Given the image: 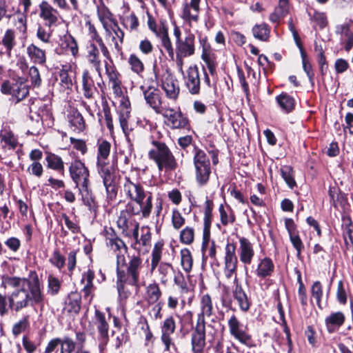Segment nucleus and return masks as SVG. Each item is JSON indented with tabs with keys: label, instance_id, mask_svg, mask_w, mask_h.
<instances>
[{
	"label": "nucleus",
	"instance_id": "22",
	"mask_svg": "<svg viewBox=\"0 0 353 353\" xmlns=\"http://www.w3.org/2000/svg\"><path fill=\"white\" fill-rule=\"evenodd\" d=\"M141 88L146 103L159 114V111H161L165 107L161 105L159 90L154 87H148L145 89L143 86H141Z\"/></svg>",
	"mask_w": 353,
	"mask_h": 353
},
{
	"label": "nucleus",
	"instance_id": "27",
	"mask_svg": "<svg viewBox=\"0 0 353 353\" xmlns=\"http://www.w3.org/2000/svg\"><path fill=\"white\" fill-rule=\"evenodd\" d=\"M26 53L30 60L34 64L45 65L46 62V51L34 43L28 46Z\"/></svg>",
	"mask_w": 353,
	"mask_h": 353
},
{
	"label": "nucleus",
	"instance_id": "2",
	"mask_svg": "<svg viewBox=\"0 0 353 353\" xmlns=\"http://www.w3.org/2000/svg\"><path fill=\"white\" fill-rule=\"evenodd\" d=\"M236 246L233 243H228L225 247L223 273L229 279L234 275L235 288L232 292L233 297L237 301L240 309L247 312L250 307V301L242 286L236 279L237 257L235 254Z\"/></svg>",
	"mask_w": 353,
	"mask_h": 353
},
{
	"label": "nucleus",
	"instance_id": "58",
	"mask_svg": "<svg viewBox=\"0 0 353 353\" xmlns=\"http://www.w3.org/2000/svg\"><path fill=\"white\" fill-rule=\"evenodd\" d=\"M312 296L316 299L317 305L321 307V301L323 297V288L319 281H315L311 288Z\"/></svg>",
	"mask_w": 353,
	"mask_h": 353
},
{
	"label": "nucleus",
	"instance_id": "40",
	"mask_svg": "<svg viewBox=\"0 0 353 353\" xmlns=\"http://www.w3.org/2000/svg\"><path fill=\"white\" fill-rule=\"evenodd\" d=\"M161 296V291L157 283H151L146 288L145 300L148 304H154Z\"/></svg>",
	"mask_w": 353,
	"mask_h": 353
},
{
	"label": "nucleus",
	"instance_id": "44",
	"mask_svg": "<svg viewBox=\"0 0 353 353\" xmlns=\"http://www.w3.org/2000/svg\"><path fill=\"white\" fill-rule=\"evenodd\" d=\"M220 213L221 222L223 225L233 223L235 221V215L230 206L225 208L221 205L219 209Z\"/></svg>",
	"mask_w": 353,
	"mask_h": 353
},
{
	"label": "nucleus",
	"instance_id": "53",
	"mask_svg": "<svg viewBox=\"0 0 353 353\" xmlns=\"http://www.w3.org/2000/svg\"><path fill=\"white\" fill-rule=\"evenodd\" d=\"M29 327V316H23L20 321L14 324L12 327V334L17 336L24 332Z\"/></svg>",
	"mask_w": 353,
	"mask_h": 353
},
{
	"label": "nucleus",
	"instance_id": "39",
	"mask_svg": "<svg viewBox=\"0 0 353 353\" xmlns=\"http://www.w3.org/2000/svg\"><path fill=\"white\" fill-rule=\"evenodd\" d=\"M253 36L255 39L261 41H268L270 34V28L265 23L256 24L252 29Z\"/></svg>",
	"mask_w": 353,
	"mask_h": 353
},
{
	"label": "nucleus",
	"instance_id": "42",
	"mask_svg": "<svg viewBox=\"0 0 353 353\" xmlns=\"http://www.w3.org/2000/svg\"><path fill=\"white\" fill-rule=\"evenodd\" d=\"M48 163V168L57 170L58 172L64 171V163L62 159L52 153H49L46 157Z\"/></svg>",
	"mask_w": 353,
	"mask_h": 353
},
{
	"label": "nucleus",
	"instance_id": "3",
	"mask_svg": "<svg viewBox=\"0 0 353 353\" xmlns=\"http://www.w3.org/2000/svg\"><path fill=\"white\" fill-rule=\"evenodd\" d=\"M142 260L139 256H132L128 263L125 256H118L117 261V280L131 286L137 285L139 281Z\"/></svg>",
	"mask_w": 353,
	"mask_h": 353
},
{
	"label": "nucleus",
	"instance_id": "17",
	"mask_svg": "<svg viewBox=\"0 0 353 353\" xmlns=\"http://www.w3.org/2000/svg\"><path fill=\"white\" fill-rule=\"evenodd\" d=\"M185 85L192 94H198L200 92L201 79L198 67L194 65L190 66L183 74Z\"/></svg>",
	"mask_w": 353,
	"mask_h": 353
},
{
	"label": "nucleus",
	"instance_id": "41",
	"mask_svg": "<svg viewBox=\"0 0 353 353\" xmlns=\"http://www.w3.org/2000/svg\"><path fill=\"white\" fill-rule=\"evenodd\" d=\"M201 312L198 314L197 319H203L205 321V316H210L212 314V303L211 297L208 294H205L201 300Z\"/></svg>",
	"mask_w": 353,
	"mask_h": 353
},
{
	"label": "nucleus",
	"instance_id": "12",
	"mask_svg": "<svg viewBox=\"0 0 353 353\" xmlns=\"http://www.w3.org/2000/svg\"><path fill=\"white\" fill-rule=\"evenodd\" d=\"M93 327L98 332L97 339L99 347L101 352L103 351L109 340V324L106 320L105 314L99 310H96L93 319Z\"/></svg>",
	"mask_w": 353,
	"mask_h": 353
},
{
	"label": "nucleus",
	"instance_id": "31",
	"mask_svg": "<svg viewBox=\"0 0 353 353\" xmlns=\"http://www.w3.org/2000/svg\"><path fill=\"white\" fill-rule=\"evenodd\" d=\"M103 179V185L105 187L108 197L113 200L117 196V190L113 185L114 176L113 170L99 173Z\"/></svg>",
	"mask_w": 353,
	"mask_h": 353
},
{
	"label": "nucleus",
	"instance_id": "18",
	"mask_svg": "<svg viewBox=\"0 0 353 353\" xmlns=\"http://www.w3.org/2000/svg\"><path fill=\"white\" fill-rule=\"evenodd\" d=\"M111 149V144L108 141L103 140L98 145L97 152V171L99 173L113 170L109 165L108 158Z\"/></svg>",
	"mask_w": 353,
	"mask_h": 353
},
{
	"label": "nucleus",
	"instance_id": "1",
	"mask_svg": "<svg viewBox=\"0 0 353 353\" xmlns=\"http://www.w3.org/2000/svg\"><path fill=\"white\" fill-rule=\"evenodd\" d=\"M5 282L12 288H19L14 290L8 296L9 307L11 310L18 312L27 307L30 303H43V294L36 272L30 271L29 279L10 276L7 277Z\"/></svg>",
	"mask_w": 353,
	"mask_h": 353
},
{
	"label": "nucleus",
	"instance_id": "55",
	"mask_svg": "<svg viewBox=\"0 0 353 353\" xmlns=\"http://www.w3.org/2000/svg\"><path fill=\"white\" fill-rule=\"evenodd\" d=\"M281 173L283 179L285 180L289 188L292 189L296 186V182L292 174V169L290 167H283L281 170Z\"/></svg>",
	"mask_w": 353,
	"mask_h": 353
},
{
	"label": "nucleus",
	"instance_id": "43",
	"mask_svg": "<svg viewBox=\"0 0 353 353\" xmlns=\"http://www.w3.org/2000/svg\"><path fill=\"white\" fill-rule=\"evenodd\" d=\"M181 265L186 273L192 271L193 266V259L189 249L184 248L180 252Z\"/></svg>",
	"mask_w": 353,
	"mask_h": 353
},
{
	"label": "nucleus",
	"instance_id": "19",
	"mask_svg": "<svg viewBox=\"0 0 353 353\" xmlns=\"http://www.w3.org/2000/svg\"><path fill=\"white\" fill-rule=\"evenodd\" d=\"M230 333L236 339L246 345L251 346V336L241 329L242 325L237 317L232 314L228 320Z\"/></svg>",
	"mask_w": 353,
	"mask_h": 353
},
{
	"label": "nucleus",
	"instance_id": "64",
	"mask_svg": "<svg viewBox=\"0 0 353 353\" xmlns=\"http://www.w3.org/2000/svg\"><path fill=\"white\" fill-rule=\"evenodd\" d=\"M29 77L34 86H39L41 83V79L39 69L36 66H31L29 69Z\"/></svg>",
	"mask_w": 353,
	"mask_h": 353
},
{
	"label": "nucleus",
	"instance_id": "16",
	"mask_svg": "<svg viewBox=\"0 0 353 353\" xmlns=\"http://www.w3.org/2000/svg\"><path fill=\"white\" fill-rule=\"evenodd\" d=\"M1 92L4 94H10L17 99V102L25 99L29 94V88L26 83L21 80L15 83L4 81L1 85Z\"/></svg>",
	"mask_w": 353,
	"mask_h": 353
},
{
	"label": "nucleus",
	"instance_id": "51",
	"mask_svg": "<svg viewBox=\"0 0 353 353\" xmlns=\"http://www.w3.org/2000/svg\"><path fill=\"white\" fill-rule=\"evenodd\" d=\"M194 230L192 228L187 226L181 231L180 241L181 243L190 245L194 241Z\"/></svg>",
	"mask_w": 353,
	"mask_h": 353
},
{
	"label": "nucleus",
	"instance_id": "7",
	"mask_svg": "<svg viewBox=\"0 0 353 353\" xmlns=\"http://www.w3.org/2000/svg\"><path fill=\"white\" fill-rule=\"evenodd\" d=\"M163 243L161 241L157 242L152 250L151 268L152 272L158 267V272L160 281L162 283L166 284L170 279L171 271L174 272L171 264L165 262L160 263L162 257Z\"/></svg>",
	"mask_w": 353,
	"mask_h": 353
},
{
	"label": "nucleus",
	"instance_id": "15",
	"mask_svg": "<svg viewBox=\"0 0 353 353\" xmlns=\"http://www.w3.org/2000/svg\"><path fill=\"white\" fill-rule=\"evenodd\" d=\"M148 192L141 183H134L128 177L125 178L121 192L129 202L136 203L143 199Z\"/></svg>",
	"mask_w": 353,
	"mask_h": 353
},
{
	"label": "nucleus",
	"instance_id": "37",
	"mask_svg": "<svg viewBox=\"0 0 353 353\" xmlns=\"http://www.w3.org/2000/svg\"><path fill=\"white\" fill-rule=\"evenodd\" d=\"M201 59L205 62V66L212 77L216 75V63L215 61L216 57L214 54L205 46L203 47V52Z\"/></svg>",
	"mask_w": 353,
	"mask_h": 353
},
{
	"label": "nucleus",
	"instance_id": "61",
	"mask_svg": "<svg viewBox=\"0 0 353 353\" xmlns=\"http://www.w3.org/2000/svg\"><path fill=\"white\" fill-rule=\"evenodd\" d=\"M172 223L174 229H180L185 223V219L178 210H174L172 214Z\"/></svg>",
	"mask_w": 353,
	"mask_h": 353
},
{
	"label": "nucleus",
	"instance_id": "49",
	"mask_svg": "<svg viewBox=\"0 0 353 353\" xmlns=\"http://www.w3.org/2000/svg\"><path fill=\"white\" fill-rule=\"evenodd\" d=\"M52 3L63 10H79L78 0H51Z\"/></svg>",
	"mask_w": 353,
	"mask_h": 353
},
{
	"label": "nucleus",
	"instance_id": "28",
	"mask_svg": "<svg viewBox=\"0 0 353 353\" xmlns=\"http://www.w3.org/2000/svg\"><path fill=\"white\" fill-rule=\"evenodd\" d=\"M345 316L342 312L331 313L325 319V323L329 333H333L344 323Z\"/></svg>",
	"mask_w": 353,
	"mask_h": 353
},
{
	"label": "nucleus",
	"instance_id": "45",
	"mask_svg": "<svg viewBox=\"0 0 353 353\" xmlns=\"http://www.w3.org/2000/svg\"><path fill=\"white\" fill-rule=\"evenodd\" d=\"M72 71L70 65H63L59 72L60 82L65 88L70 89L72 86Z\"/></svg>",
	"mask_w": 353,
	"mask_h": 353
},
{
	"label": "nucleus",
	"instance_id": "60",
	"mask_svg": "<svg viewBox=\"0 0 353 353\" xmlns=\"http://www.w3.org/2000/svg\"><path fill=\"white\" fill-rule=\"evenodd\" d=\"M61 352L60 353H72L75 349V343L69 337H64L61 339Z\"/></svg>",
	"mask_w": 353,
	"mask_h": 353
},
{
	"label": "nucleus",
	"instance_id": "62",
	"mask_svg": "<svg viewBox=\"0 0 353 353\" xmlns=\"http://www.w3.org/2000/svg\"><path fill=\"white\" fill-rule=\"evenodd\" d=\"M65 261V257L60 254L59 250H55L53 252L52 256L50 259V263L56 266L59 270H61L63 268Z\"/></svg>",
	"mask_w": 353,
	"mask_h": 353
},
{
	"label": "nucleus",
	"instance_id": "14",
	"mask_svg": "<svg viewBox=\"0 0 353 353\" xmlns=\"http://www.w3.org/2000/svg\"><path fill=\"white\" fill-rule=\"evenodd\" d=\"M39 17L45 22L46 26L50 29L59 24L61 15L59 10L47 1H42L39 5Z\"/></svg>",
	"mask_w": 353,
	"mask_h": 353
},
{
	"label": "nucleus",
	"instance_id": "57",
	"mask_svg": "<svg viewBox=\"0 0 353 353\" xmlns=\"http://www.w3.org/2000/svg\"><path fill=\"white\" fill-rule=\"evenodd\" d=\"M105 68L110 84L120 81L119 77L121 75L113 65L105 61Z\"/></svg>",
	"mask_w": 353,
	"mask_h": 353
},
{
	"label": "nucleus",
	"instance_id": "54",
	"mask_svg": "<svg viewBox=\"0 0 353 353\" xmlns=\"http://www.w3.org/2000/svg\"><path fill=\"white\" fill-rule=\"evenodd\" d=\"M128 63L132 70L137 74H140L144 70V65L143 62L135 54H131L130 56Z\"/></svg>",
	"mask_w": 353,
	"mask_h": 353
},
{
	"label": "nucleus",
	"instance_id": "30",
	"mask_svg": "<svg viewBox=\"0 0 353 353\" xmlns=\"http://www.w3.org/2000/svg\"><path fill=\"white\" fill-rule=\"evenodd\" d=\"M274 270V265L273 261L270 258L265 257L259 261L256 270V274L259 277L264 279L270 276Z\"/></svg>",
	"mask_w": 353,
	"mask_h": 353
},
{
	"label": "nucleus",
	"instance_id": "32",
	"mask_svg": "<svg viewBox=\"0 0 353 353\" xmlns=\"http://www.w3.org/2000/svg\"><path fill=\"white\" fill-rule=\"evenodd\" d=\"M289 12V4L288 0H279V5L274 8L273 12L270 14L269 19L272 23H279Z\"/></svg>",
	"mask_w": 353,
	"mask_h": 353
},
{
	"label": "nucleus",
	"instance_id": "50",
	"mask_svg": "<svg viewBox=\"0 0 353 353\" xmlns=\"http://www.w3.org/2000/svg\"><path fill=\"white\" fill-rule=\"evenodd\" d=\"M14 24L17 29L24 34L27 30V17L24 13H17L13 16Z\"/></svg>",
	"mask_w": 353,
	"mask_h": 353
},
{
	"label": "nucleus",
	"instance_id": "33",
	"mask_svg": "<svg viewBox=\"0 0 353 353\" xmlns=\"http://www.w3.org/2000/svg\"><path fill=\"white\" fill-rule=\"evenodd\" d=\"M106 244L113 252L117 253V258L119 255L125 256L124 255L127 253L126 245L121 239L117 236L107 237Z\"/></svg>",
	"mask_w": 353,
	"mask_h": 353
},
{
	"label": "nucleus",
	"instance_id": "38",
	"mask_svg": "<svg viewBox=\"0 0 353 353\" xmlns=\"http://www.w3.org/2000/svg\"><path fill=\"white\" fill-rule=\"evenodd\" d=\"M276 101L280 108L285 113L292 112L295 106V101L292 97L283 92L276 97Z\"/></svg>",
	"mask_w": 353,
	"mask_h": 353
},
{
	"label": "nucleus",
	"instance_id": "5",
	"mask_svg": "<svg viewBox=\"0 0 353 353\" xmlns=\"http://www.w3.org/2000/svg\"><path fill=\"white\" fill-rule=\"evenodd\" d=\"M70 175L79 188L82 199L88 198L89 196V176L88 168L80 159H74L69 167Z\"/></svg>",
	"mask_w": 353,
	"mask_h": 353
},
{
	"label": "nucleus",
	"instance_id": "8",
	"mask_svg": "<svg viewBox=\"0 0 353 353\" xmlns=\"http://www.w3.org/2000/svg\"><path fill=\"white\" fill-rule=\"evenodd\" d=\"M164 118L165 124L172 129H185L189 127V120L181 111L164 107L159 113Z\"/></svg>",
	"mask_w": 353,
	"mask_h": 353
},
{
	"label": "nucleus",
	"instance_id": "9",
	"mask_svg": "<svg viewBox=\"0 0 353 353\" xmlns=\"http://www.w3.org/2000/svg\"><path fill=\"white\" fill-rule=\"evenodd\" d=\"M176 330V323L173 316H168L161 326V341L164 346L163 351L168 353L176 352L177 347L172 335Z\"/></svg>",
	"mask_w": 353,
	"mask_h": 353
},
{
	"label": "nucleus",
	"instance_id": "11",
	"mask_svg": "<svg viewBox=\"0 0 353 353\" xmlns=\"http://www.w3.org/2000/svg\"><path fill=\"white\" fill-rule=\"evenodd\" d=\"M132 216L125 207V210H121L117 221V226L121 230L122 234L128 237L137 238V232L139 229V223L132 219Z\"/></svg>",
	"mask_w": 353,
	"mask_h": 353
},
{
	"label": "nucleus",
	"instance_id": "36",
	"mask_svg": "<svg viewBox=\"0 0 353 353\" xmlns=\"http://www.w3.org/2000/svg\"><path fill=\"white\" fill-rule=\"evenodd\" d=\"M103 23L104 28L109 34L111 33V30L114 32V35L112 37V41L114 43V48L117 51H119L121 50V44L123 41L124 33L123 30L117 23H114L109 28L105 23Z\"/></svg>",
	"mask_w": 353,
	"mask_h": 353
},
{
	"label": "nucleus",
	"instance_id": "35",
	"mask_svg": "<svg viewBox=\"0 0 353 353\" xmlns=\"http://www.w3.org/2000/svg\"><path fill=\"white\" fill-rule=\"evenodd\" d=\"M88 34L90 39L92 41H95L98 43L100 50L102 52L103 55L107 59L111 60V56L108 48L105 45L101 37L98 34L94 25L91 24L90 23H88Z\"/></svg>",
	"mask_w": 353,
	"mask_h": 353
},
{
	"label": "nucleus",
	"instance_id": "4",
	"mask_svg": "<svg viewBox=\"0 0 353 353\" xmlns=\"http://www.w3.org/2000/svg\"><path fill=\"white\" fill-rule=\"evenodd\" d=\"M152 145L153 148L149 151L148 156L155 162L159 171L175 170L177 166L176 159L165 143L154 141Z\"/></svg>",
	"mask_w": 353,
	"mask_h": 353
},
{
	"label": "nucleus",
	"instance_id": "47",
	"mask_svg": "<svg viewBox=\"0 0 353 353\" xmlns=\"http://www.w3.org/2000/svg\"><path fill=\"white\" fill-rule=\"evenodd\" d=\"M1 43L6 48L8 54L10 55L12 50L16 45L15 34L13 30L8 29L6 31L3 36Z\"/></svg>",
	"mask_w": 353,
	"mask_h": 353
},
{
	"label": "nucleus",
	"instance_id": "34",
	"mask_svg": "<svg viewBox=\"0 0 353 353\" xmlns=\"http://www.w3.org/2000/svg\"><path fill=\"white\" fill-rule=\"evenodd\" d=\"M82 85L83 96L88 99L94 97L96 88L94 86V81L88 70H85L82 75Z\"/></svg>",
	"mask_w": 353,
	"mask_h": 353
},
{
	"label": "nucleus",
	"instance_id": "26",
	"mask_svg": "<svg viewBox=\"0 0 353 353\" xmlns=\"http://www.w3.org/2000/svg\"><path fill=\"white\" fill-rule=\"evenodd\" d=\"M239 257L242 263L250 264L254 256L252 243L246 238L239 239Z\"/></svg>",
	"mask_w": 353,
	"mask_h": 353
},
{
	"label": "nucleus",
	"instance_id": "13",
	"mask_svg": "<svg viewBox=\"0 0 353 353\" xmlns=\"http://www.w3.org/2000/svg\"><path fill=\"white\" fill-rule=\"evenodd\" d=\"M205 345V321H203V319L200 318L197 319L196 324L191 334L192 353H203Z\"/></svg>",
	"mask_w": 353,
	"mask_h": 353
},
{
	"label": "nucleus",
	"instance_id": "10",
	"mask_svg": "<svg viewBox=\"0 0 353 353\" xmlns=\"http://www.w3.org/2000/svg\"><path fill=\"white\" fill-rule=\"evenodd\" d=\"M153 193L150 191L143 199H141L136 203L128 202L126 204L128 211L132 215L139 216L142 219H148L153 209Z\"/></svg>",
	"mask_w": 353,
	"mask_h": 353
},
{
	"label": "nucleus",
	"instance_id": "48",
	"mask_svg": "<svg viewBox=\"0 0 353 353\" xmlns=\"http://www.w3.org/2000/svg\"><path fill=\"white\" fill-rule=\"evenodd\" d=\"M158 37L161 39L162 46L166 50L169 57L173 59L174 52L168 36V30H163L161 32H159Z\"/></svg>",
	"mask_w": 353,
	"mask_h": 353
},
{
	"label": "nucleus",
	"instance_id": "20",
	"mask_svg": "<svg viewBox=\"0 0 353 353\" xmlns=\"http://www.w3.org/2000/svg\"><path fill=\"white\" fill-rule=\"evenodd\" d=\"M161 88L165 92L168 98L175 100L177 99L180 88L176 79L170 74H166L163 76L161 81Z\"/></svg>",
	"mask_w": 353,
	"mask_h": 353
},
{
	"label": "nucleus",
	"instance_id": "29",
	"mask_svg": "<svg viewBox=\"0 0 353 353\" xmlns=\"http://www.w3.org/2000/svg\"><path fill=\"white\" fill-rule=\"evenodd\" d=\"M81 296L77 292H71L65 301L63 311L68 314H78L81 310Z\"/></svg>",
	"mask_w": 353,
	"mask_h": 353
},
{
	"label": "nucleus",
	"instance_id": "21",
	"mask_svg": "<svg viewBox=\"0 0 353 353\" xmlns=\"http://www.w3.org/2000/svg\"><path fill=\"white\" fill-rule=\"evenodd\" d=\"M195 37L188 33L185 37L179 42H176V54L178 57H190L194 54Z\"/></svg>",
	"mask_w": 353,
	"mask_h": 353
},
{
	"label": "nucleus",
	"instance_id": "63",
	"mask_svg": "<svg viewBox=\"0 0 353 353\" xmlns=\"http://www.w3.org/2000/svg\"><path fill=\"white\" fill-rule=\"evenodd\" d=\"M27 171L32 175L40 178L43 172V168L39 161L32 162L28 168Z\"/></svg>",
	"mask_w": 353,
	"mask_h": 353
},
{
	"label": "nucleus",
	"instance_id": "6",
	"mask_svg": "<svg viewBox=\"0 0 353 353\" xmlns=\"http://www.w3.org/2000/svg\"><path fill=\"white\" fill-rule=\"evenodd\" d=\"M193 163L196 183L200 187L207 185L212 172L209 156L203 150L195 148Z\"/></svg>",
	"mask_w": 353,
	"mask_h": 353
},
{
	"label": "nucleus",
	"instance_id": "24",
	"mask_svg": "<svg viewBox=\"0 0 353 353\" xmlns=\"http://www.w3.org/2000/svg\"><path fill=\"white\" fill-rule=\"evenodd\" d=\"M86 59L88 62L95 69L99 77L101 76V61L100 59L99 49L93 43H90L87 47Z\"/></svg>",
	"mask_w": 353,
	"mask_h": 353
},
{
	"label": "nucleus",
	"instance_id": "46",
	"mask_svg": "<svg viewBox=\"0 0 353 353\" xmlns=\"http://www.w3.org/2000/svg\"><path fill=\"white\" fill-rule=\"evenodd\" d=\"M61 46L68 49L73 57H76L79 52L78 43L71 34H65L63 37Z\"/></svg>",
	"mask_w": 353,
	"mask_h": 353
},
{
	"label": "nucleus",
	"instance_id": "56",
	"mask_svg": "<svg viewBox=\"0 0 353 353\" xmlns=\"http://www.w3.org/2000/svg\"><path fill=\"white\" fill-rule=\"evenodd\" d=\"M123 24L126 29L130 31L137 30L139 27V21L136 15L132 13L123 18Z\"/></svg>",
	"mask_w": 353,
	"mask_h": 353
},
{
	"label": "nucleus",
	"instance_id": "59",
	"mask_svg": "<svg viewBox=\"0 0 353 353\" xmlns=\"http://www.w3.org/2000/svg\"><path fill=\"white\" fill-rule=\"evenodd\" d=\"M48 293L51 295L57 294L59 292L61 286V282L59 280L50 274L48 277Z\"/></svg>",
	"mask_w": 353,
	"mask_h": 353
},
{
	"label": "nucleus",
	"instance_id": "52",
	"mask_svg": "<svg viewBox=\"0 0 353 353\" xmlns=\"http://www.w3.org/2000/svg\"><path fill=\"white\" fill-rule=\"evenodd\" d=\"M52 30L48 28L46 26L39 25L37 30V37L45 43H48L52 37Z\"/></svg>",
	"mask_w": 353,
	"mask_h": 353
},
{
	"label": "nucleus",
	"instance_id": "23",
	"mask_svg": "<svg viewBox=\"0 0 353 353\" xmlns=\"http://www.w3.org/2000/svg\"><path fill=\"white\" fill-rule=\"evenodd\" d=\"M201 0H190L183 4L181 17L188 21H197L200 11Z\"/></svg>",
	"mask_w": 353,
	"mask_h": 353
},
{
	"label": "nucleus",
	"instance_id": "25",
	"mask_svg": "<svg viewBox=\"0 0 353 353\" xmlns=\"http://www.w3.org/2000/svg\"><path fill=\"white\" fill-rule=\"evenodd\" d=\"M68 121L71 130L75 132H83L86 127L82 114L75 108L71 109L68 114Z\"/></svg>",
	"mask_w": 353,
	"mask_h": 353
}]
</instances>
